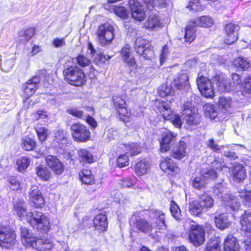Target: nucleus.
Segmentation results:
<instances>
[{
    "instance_id": "nucleus-1",
    "label": "nucleus",
    "mask_w": 251,
    "mask_h": 251,
    "mask_svg": "<svg viewBox=\"0 0 251 251\" xmlns=\"http://www.w3.org/2000/svg\"><path fill=\"white\" fill-rule=\"evenodd\" d=\"M17 215L22 220L26 221L38 231L43 233L47 232L49 222L46 217L39 211L26 213L25 203L23 201L17 203Z\"/></svg>"
},
{
    "instance_id": "nucleus-2",
    "label": "nucleus",
    "mask_w": 251,
    "mask_h": 251,
    "mask_svg": "<svg viewBox=\"0 0 251 251\" xmlns=\"http://www.w3.org/2000/svg\"><path fill=\"white\" fill-rule=\"evenodd\" d=\"M68 63L65 66L63 71L65 81L69 84L75 86H80L86 81L85 75L83 72L75 64Z\"/></svg>"
},
{
    "instance_id": "nucleus-3",
    "label": "nucleus",
    "mask_w": 251,
    "mask_h": 251,
    "mask_svg": "<svg viewBox=\"0 0 251 251\" xmlns=\"http://www.w3.org/2000/svg\"><path fill=\"white\" fill-rule=\"evenodd\" d=\"M120 52L123 62L126 64L129 69L130 75L132 76H136L139 75L141 68L136 65L131 48L126 46L122 49Z\"/></svg>"
},
{
    "instance_id": "nucleus-4",
    "label": "nucleus",
    "mask_w": 251,
    "mask_h": 251,
    "mask_svg": "<svg viewBox=\"0 0 251 251\" xmlns=\"http://www.w3.org/2000/svg\"><path fill=\"white\" fill-rule=\"evenodd\" d=\"M114 26L109 23L100 25L97 31L99 44L103 47L110 45L114 37Z\"/></svg>"
},
{
    "instance_id": "nucleus-5",
    "label": "nucleus",
    "mask_w": 251,
    "mask_h": 251,
    "mask_svg": "<svg viewBox=\"0 0 251 251\" xmlns=\"http://www.w3.org/2000/svg\"><path fill=\"white\" fill-rule=\"evenodd\" d=\"M188 239L195 246L202 244L205 241V229L201 225L192 224L190 226Z\"/></svg>"
},
{
    "instance_id": "nucleus-6",
    "label": "nucleus",
    "mask_w": 251,
    "mask_h": 251,
    "mask_svg": "<svg viewBox=\"0 0 251 251\" xmlns=\"http://www.w3.org/2000/svg\"><path fill=\"white\" fill-rule=\"evenodd\" d=\"M73 139L77 142H85L90 138V132L88 129L80 123H75L71 127Z\"/></svg>"
},
{
    "instance_id": "nucleus-7",
    "label": "nucleus",
    "mask_w": 251,
    "mask_h": 251,
    "mask_svg": "<svg viewBox=\"0 0 251 251\" xmlns=\"http://www.w3.org/2000/svg\"><path fill=\"white\" fill-rule=\"evenodd\" d=\"M15 231L9 226L0 227V246L9 248L15 244Z\"/></svg>"
},
{
    "instance_id": "nucleus-8",
    "label": "nucleus",
    "mask_w": 251,
    "mask_h": 251,
    "mask_svg": "<svg viewBox=\"0 0 251 251\" xmlns=\"http://www.w3.org/2000/svg\"><path fill=\"white\" fill-rule=\"evenodd\" d=\"M197 84L201 94L204 97L212 98L214 96V90L212 83L206 77L200 76L197 80Z\"/></svg>"
},
{
    "instance_id": "nucleus-9",
    "label": "nucleus",
    "mask_w": 251,
    "mask_h": 251,
    "mask_svg": "<svg viewBox=\"0 0 251 251\" xmlns=\"http://www.w3.org/2000/svg\"><path fill=\"white\" fill-rule=\"evenodd\" d=\"M197 84L201 94L204 97L212 98L214 96V90L212 83L206 77L200 76L197 80Z\"/></svg>"
},
{
    "instance_id": "nucleus-10",
    "label": "nucleus",
    "mask_w": 251,
    "mask_h": 251,
    "mask_svg": "<svg viewBox=\"0 0 251 251\" xmlns=\"http://www.w3.org/2000/svg\"><path fill=\"white\" fill-rule=\"evenodd\" d=\"M130 224L139 231L146 234L151 233L154 227L153 222L150 224L147 220L136 215L131 217Z\"/></svg>"
},
{
    "instance_id": "nucleus-11",
    "label": "nucleus",
    "mask_w": 251,
    "mask_h": 251,
    "mask_svg": "<svg viewBox=\"0 0 251 251\" xmlns=\"http://www.w3.org/2000/svg\"><path fill=\"white\" fill-rule=\"evenodd\" d=\"M30 204L35 208H41L44 206L45 201L42 192L37 186L31 188L29 193Z\"/></svg>"
},
{
    "instance_id": "nucleus-12",
    "label": "nucleus",
    "mask_w": 251,
    "mask_h": 251,
    "mask_svg": "<svg viewBox=\"0 0 251 251\" xmlns=\"http://www.w3.org/2000/svg\"><path fill=\"white\" fill-rule=\"evenodd\" d=\"M176 134L173 133L170 131L164 132L162 135V138L160 145V151L161 152H165L170 150L176 144Z\"/></svg>"
},
{
    "instance_id": "nucleus-13",
    "label": "nucleus",
    "mask_w": 251,
    "mask_h": 251,
    "mask_svg": "<svg viewBox=\"0 0 251 251\" xmlns=\"http://www.w3.org/2000/svg\"><path fill=\"white\" fill-rule=\"evenodd\" d=\"M160 111L164 119L170 120L176 127L180 128L181 127L182 121L180 116L178 114H174L168 105L165 104L162 105L160 108Z\"/></svg>"
},
{
    "instance_id": "nucleus-14",
    "label": "nucleus",
    "mask_w": 251,
    "mask_h": 251,
    "mask_svg": "<svg viewBox=\"0 0 251 251\" xmlns=\"http://www.w3.org/2000/svg\"><path fill=\"white\" fill-rule=\"evenodd\" d=\"M128 4L132 18L140 22L144 20L146 14L143 5L138 0H129Z\"/></svg>"
},
{
    "instance_id": "nucleus-15",
    "label": "nucleus",
    "mask_w": 251,
    "mask_h": 251,
    "mask_svg": "<svg viewBox=\"0 0 251 251\" xmlns=\"http://www.w3.org/2000/svg\"><path fill=\"white\" fill-rule=\"evenodd\" d=\"M187 124L189 125H197L201 121V116L195 107H185L182 113Z\"/></svg>"
},
{
    "instance_id": "nucleus-16",
    "label": "nucleus",
    "mask_w": 251,
    "mask_h": 251,
    "mask_svg": "<svg viewBox=\"0 0 251 251\" xmlns=\"http://www.w3.org/2000/svg\"><path fill=\"white\" fill-rule=\"evenodd\" d=\"M239 27L238 25L232 23L226 25L225 26L226 36L225 42L228 45L234 43L238 39V31Z\"/></svg>"
},
{
    "instance_id": "nucleus-17",
    "label": "nucleus",
    "mask_w": 251,
    "mask_h": 251,
    "mask_svg": "<svg viewBox=\"0 0 251 251\" xmlns=\"http://www.w3.org/2000/svg\"><path fill=\"white\" fill-rule=\"evenodd\" d=\"M173 84L177 89L188 91L190 85L187 74L183 71L178 73L174 78Z\"/></svg>"
},
{
    "instance_id": "nucleus-18",
    "label": "nucleus",
    "mask_w": 251,
    "mask_h": 251,
    "mask_svg": "<svg viewBox=\"0 0 251 251\" xmlns=\"http://www.w3.org/2000/svg\"><path fill=\"white\" fill-rule=\"evenodd\" d=\"M46 162L47 165L55 174L60 175L64 172V165L56 156L48 155L46 157Z\"/></svg>"
},
{
    "instance_id": "nucleus-19",
    "label": "nucleus",
    "mask_w": 251,
    "mask_h": 251,
    "mask_svg": "<svg viewBox=\"0 0 251 251\" xmlns=\"http://www.w3.org/2000/svg\"><path fill=\"white\" fill-rule=\"evenodd\" d=\"M160 167L163 171L169 174H177L179 172V168L176 164L169 157L162 158L160 163Z\"/></svg>"
},
{
    "instance_id": "nucleus-20",
    "label": "nucleus",
    "mask_w": 251,
    "mask_h": 251,
    "mask_svg": "<svg viewBox=\"0 0 251 251\" xmlns=\"http://www.w3.org/2000/svg\"><path fill=\"white\" fill-rule=\"evenodd\" d=\"M151 216L152 217L153 222H155V223L153 224L154 227L159 230H165L166 229L165 216L162 211L158 210H152Z\"/></svg>"
},
{
    "instance_id": "nucleus-21",
    "label": "nucleus",
    "mask_w": 251,
    "mask_h": 251,
    "mask_svg": "<svg viewBox=\"0 0 251 251\" xmlns=\"http://www.w3.org/2000/svg\"><path fill=\"white\" fill-rule=\"evenodd\" d=\"M241 230L251 240V211H245L240 220Z\"/></svg>"
},
{
    "instance_id": "nucleus-22",
    "label": "nucleus",
    "mask_w": 251,
    "mask_h": 251,
    "mask_svg": "<svg viewBox=\"0 0 251 251\" xmlns=\"http://www.w3.org/2000/svg\"><path fill=\"white\" fill-rule=\"evenodd\" d=\"M186 143L183 141H180L171 149V156L177 159L182 158L186 155Z\"/></svg>"
},
{
    "instance_id": "nucleus-23",
    "label": "nucleus",
    "mask_w": 251,
    "mask_h": 251,
    "mask_svg": "<svg viewBox=\"0 0 251 251\" xmlns=\"http://www.w3.org/2000/svg\"><path fill=\"white\" fill-rule=\"evenodd\" d=\"M198 201L205 211L212 208L214 205L213 198L207 193L200 194L197 196Z\"/></svg>"
},
{
    "instance_id": "nucleus-24",
    "label": "nucleus",
    "mask_w": 251,
    "mask_h": 251,
    "mask_svg": "<svg viewBox=\"0 0 251 251\" xmlns=\"http://www.w3.org/2000/svg\"><path fill=\"white\" fill-rule=\"evenodd\" d=\"M93 223L96 229L100 231H105L108 225L106 215L103 214L96 215L94 219Z\"/></svg>"
},
{
    "instance_id": "nucleus-25",
    "label": "nucleus",
    "mask_w": 251,
    "mask_h": 251,
    "mask_svg": "<svg viewBox=\"0 0 251 251\" xmlns=\"http://www.w3.org/2000/svg\"><path fill=\"white\" fill-rule=\"evenodd\" d=\"M233 65L238 71H247L251 66V60L248 58L243 56L235 58Z\"/></svg>"
},
{
    "instance_id": "nucleus-26",
    "label": "nucleus",
    "mask_w": 251,
    "mask_h": 251,
    "mask_svg": "<svg viewBox=\"0 0 251 251\" xmlns=\"http://www.w3.org/2000/svg\"><path fill=\"white\" fill-rule=\"evenodd\" d=\"M215 222L216 226L221 229H224L227 227L229 225V221L226 213H216L215 216Z\"/></svg>"
},
{
    "instance_id": "nucleus-27",
    "label": "nucleus",
    "mask_w": 251,
    "mask_h": 251,
    "mask_svg": "<svg viewBox=\"0 0 251 251\" xmlns=\"http://www.w3.org/2000/svg\"><path fill=\"white\" fill-rule=\"evenodd\" d=\"M215 84L217 90L220 92H228L230 90L231 83L228 82V80L222 76H216L215 79Z\"/></svg>"
},
{
    "instance_id": "nucleus-28",
    "label": "nucleus",
    "mask_w": 251,
    "mask_h": 251,
    "mask_svg": "<svg viewBox=\"0 0 251 251\" xmlns=\"http://www.w3.org/2000/svg\"><path fill=\"white\" fill-rule=\"evenodd\" d=\"M225 251H239V246L235 237L228 235L224 243Z\"/></svg>"
},
{
    "instance_id": "nucleus-29",
    "label": "nucleus",
    "mask_w": 251,
    "mask_h": 251,
    "mask_svg": "<svg viewBox=\"0 0 251 251\" xmlns=\"http://www.w3.org/2000/svg\"><path fill=\"white\" fill-rule=\"evenodd\" d=\"M53 244L51 241L48 239H38L34 241V248L38 251H47L52 248Z\"/></svg>"
},
{
    "instance_id": "nucleus-30",
    "label": "nucleus",
    "mask_w": 251,
    "mask_h": 251,
    "mask_svg": "<svg viewBox=\"0 0 251 251\" xmlns=\"http://www.w3.org/2000/svg\"><path fill=\"white\" fill-rule=\"evenodd\" d=\"M188 210L191 214L196 216H200L204 211L198 200L189 202Z\"/></svg>"
},
{
    "instance_id": "nucleus-31",
    "label": "nucleus",
    "mask_w": 251,
    "mask_h": 251,
    "mask_svg": "<svg viewBox=\"0 0 251 251\" xmlns=\"http://www.w3.org/2000/svg\"><path fill=\"white\" fill-rule=\"evenodd\" d=\"M78 158L80 162L83 164H90L94 161L93 155L86 149H81L78 151Z\"/></svg>"
},
{
    "instance_id": "nucleus-32",
    "label": "nucleus",
    "mask_w": 251,
    "mask_h": 251,
    "mask_svg": "<svg viewBox=\"0 0 251 251\" xmlns=\"http://www.w3.org/2000/svg\"><path fill=\"white\" fill-rule=\"evenodd\" d=\"M150 167V163L147 160H143L136 164L135 171L138 176H143L148 172Z\"/></svg>"
},
{
    "instance_id": "nucleus-33",
    "label": "nucleus",
    "mask_w": 251,
    "mask_h": 251,
    "mask_svg": "<svg viewBox=\"0 0 251 251\" xmlns=\"http://www.w3.org/2000/svg\"><path fill=\"white\" fill-rule=\"evenodd\" d=\"M232 175L233 180L237 182H239L245 179L246 175L243 166L241 165L235 166L232 171Z\"/></svg>"
},
{
    "instance_id": "nucleus-34",
    "label": "nucleus",
    "mask_w": 251,
    "mask_h": 251,
    "mask_svg": "<svg viewBox=\"0 0 251 251\" xmlns=\"http://www.w3.org/2000/svg\"><path fill=\"white\" fill-rule=\"evenodd\" d=\"M227 206L233 211L238 210L240 207V203L236 197L228 194L224 198Z\"/></svg>"
},
{
    "instance_id": "nucleus-35",
    "label": "nucleus",
    "mask_w": 251,
    "mask_h": 251,
    "mask_svg": "<svg viewBox=\"0 0 251 251\" xmlns=\"http://www.w3.org/2000/svg\"><path fill=\"white\" fill-rule=\"evenodd\" d=\"M192 22L194 26L204 27H210L213 24L212 19L210 17L207 16L199 17Z\"/></svg>"
},
{
    "instance_id": "nucleus-36",
    "label": "nucleus",
    "mask_w": 251,
    "mask_h": 251,
    "mask_svg": "<svg viewBox=\"0 0 251 251\" xmlns=\"http://www.w3.org/2000/svg\"><path fill=\"white\" fill-rule=\"evenodd\" d=\"M158 93L161 97H166V100L171 101L173 100L172 97L174 92V89L172 87L166 84H163L158 88Z\"/></svg>"
},
{
    "instance_id": "nucleus-37",
    "label": "nucleus",
    "mask_w": 251,
    "mask_h": 251,
    "mask_svg": "<svg viewBox=\"0 0 251 251\" xmlns=\"http://www.w3.org/2000/svg\"><path fill=\"white\" fill-rule=\"evenodd\" d=\"M161 23L159 17L156 14H151L146 21L145 26L147 28L154 29L160 27Z\"/></svg>"
},
{
    "instance_id": "nucleus-38",
    "label": "nucleus",
    "mask_w": 251,
    "mask_h": 251,
    "mask_svg": "<svg viewBox=\"0 0 251 251\" xmlns=\"http://www.w3.org/2000/svg\"><path fill=\"white\" fill-rule=\"evenodd\" d=\"M151 45L150 42L142 37H138L135 41L134 48L138 54L143 52L144 50Z\"/></svg>"
},
{
    "instance_id": "nucleus-39",
    "label": "nucleus",
    "mask_w": 251,
    "mask_h": 251,
    "mask_svg": "<svg viewBox=\"0 0 251 251\" xmlns=\"http://www.w3.org/2000/svg\"><path fill=\"white\" fill-rule=\"evenodd\" d=\"M35 34L33 28H29L22 30L19 33V40L21 42H26L29 41Z\"/></svg>"
},
{
    "instance_id": "nucleus-40",
    "label": "nucleus",
    "mask_w": 251,
    "mask_h": 251,
    "mask_svg": "<svg viewBox=\"0 0 251 251\" xmlns=\"http://www.w3.org/2000/svg\"><path fill=\"white\" fill-rule=\"evenodd\" d=\"M195 26L192 24V22H191L186 27L184 35L185 42L191 43L195 39Z\"/></svg>"
},
{
    "instance_id": "nucleus-41",
    "label": "nucleus",
    "mask_w": 251,
    "mask_h": 251,
    "mask_svg": "<svg viewBox=\"0 0 251 251\" xmlns=\"http://www.w3.org/2000/svg\"><path fill=\"white\" fill-rule=\"evenodd\" d=\"M21 230V236L23 243L25 245L34 247V240L30 237L28 230L26 227H23Z\"/></svg>"
},
{
    "instance_id": "nucleus-42",
    "label": "nucleus",
    "mask_w": 251,
    "mask_h": 251,
    "mask_svg": "<svg viewBox=\"0 0 251 251\" xmlns=\"http://www.w3.org/2000/svg\"><path fill=\"white\" fill-rule=\"evenodd\" d=\"M205 116L209 118L215 120L217 116V109L216 106L213 104L207 103L204 107Z\"/></svg>"
},
{
    "instance_id": "nucleus-43",
    "label": "nucleus",
    "mask_w": 251,
    "mask_h": 251,
    "mask_svg": "<svg viewBox=\"0 0 251 251\" xmlns=\"http://www.w3.org/2000/svg\"><path fill=\"white\" fill-rule=\"evenodd\" d=\"M82 182L86 184H92L94 182V177L89 170H82L79 175Z\"/></svg>"
},
{
    "instance_id": "nucleus-44",
    "label": "nucleus",
    "mask_w": 251,
    "mask_h": 251,
    "mask_svg": "<svg viewBox=\"0 0 251 251\" xmlns=\"http://www.w3.org/2000/svg\"><path fill=\"white\" fill-rule=\"evenodd\" d=\"M36 174L41 179L46 181L50 176V172L49 169L43 165H40L36 168Z\"/></svg>"
},
{
    "instance_id": "nucleus-45",
    "label": "nucleus",
    "mask_w": 251,
    "mask_h": 251,
    "mask_svg": "<svg viewBox=\"0 0 251 251\" xmlns=\"http://www.w3.org/2000/svg\"><path fill=\"white\" fill-rule=\"evenodd\" d=\"M149 9L154 7H165L167 4V0H144Z\"/></svg>"
},
{
    "instance_id": "nucleus-46",
    "label": "nucleus",
    "mask_w": 251,
    "mask_h": 251,
    "mask_svg": "<svg viewBox=\"0 0 251 251\" xmlns=\"http://www.w3.org/2000/svg\"><path fill=\"white\" fill-rule=\"evenodd\" d=\"M238 196L241 199L245 205L248 207L251 206V191L242 190L239 192Z\"/></svg>"
},
{
    "instance_id": "nucleus-47",
    "label": "nucleus",
    "mask_w": 251,
    "mask_h": 251,
    "mask_svg": "<svg viewBox=\"0 0 251 251\" xmlns=\"http://www.w3.org/2000/svg\"><path fill=\"white\" fill-rule=\"evenodd\" d=\"M30 163V160L28 157L22 156L19 157L17 161V165L18 166V171L21 172L25 171L28 167Z\"/></svg>"
},
{
    "instance_id": "nucleus-48",
    "label": "nucleus",
    "mask_w": 251,
    "mask_h": 251,
    "mask_svg": "<svg viewBox=\"0 0 251 251\" xmlns=\"http://www.w3.org/2000/svg\"><path fill=\"white\" fill-rule=\"evenodd\" d=\"M125 97L123 96L114 95L112 97V102L114 108L118 110L123 106H126V103L125 99Z\"/></svg>"
},
{
    "instance_id": "nucleus-49",
    "label": "nucleus",
    "mask_w": 251,
    "mask_h": 251,
    "mask_svg": "<svg viewBox=\"0 0 251 251\" xmlns=\"http://www.w3.org/2000/svg\"><path fill=\"white\" fill-rule=\"evenodd\" d=\"M117 114L121 120L125 123L129 122L130 121V113L129 112L126 106H123L116 110Z\"/></svg>"
},
{
    "instance_id": "nucleus-50",
    "label": "nucleus",
    "mask_w": 251,
    "mask_h": 251,
    "mask_svg": "<svg viewBox=\"0 0 251 251\" xmlns=\"http://www.w3.org/2000/svg\"><path fill=\"white\" fill-rule=\"evenodd\" d=\"M220 241L218 238H215L214 239H211L207 244L206 251H220Z\"/></svg>"
},
{
    "instance_id": "nucleus-51",
    "label": "nucleus",
    "mask_w": 251,
    "mask_h": 251,
    "mask_svg": "<svg viewBox=\"0 0 251 251\" xmlns=\"http://www.w3.org/2000/svg\"><path fill=\"white\" fill-rule=\"evenodd\" d=\"M36 146V142L29 138H25L22 141L21 147L25 151L33 150Z\"/></svg>"
},
{
    "instance_id": "nucleus-52",
    "label": "nucleus",
    "mask_w": 251,
    "mask_h": 251,
    "mask_svg": "<svg viewBox=\"0 0 251 251\" xmlns=\"http://www.w3.org/2000/svg\"><path fill=\"white\" fill-rule=\"evenodd\" d=\"M125 148L128 150V152L126 153H128L130 156H133L137 155L141 151V148L138 143H131L127 146L124 145Z\"/></svg>"
},
{
    "instance_id": "nucleus-53",
    "label": "nucleus",
    "mask_w": 251,
    "mask_h": 251,
    "mask_svg": "<svg viewBox=\"0 0 251 251\" xmlns=\"http://www.w3.org/2000/svg\"><path fill=\"white\" fill-rule=\"evenodd\" d=\"M170 211L172 215L177 220H180L181 219V215L180 210L179 206L173 201H171L170 206Z\"/></svg>"
},
{
    "instance_id": "nucleus-54",
    "label": "nucleus",
    "mask_w": 251,
    "mask_h": 251,
    "mask_svg": "<svg viewBox=\"0 0 251 251\" xmlns=\"http://www.w3.org/2000/svg\"><path fill=\"white\" fill-rule=\"evenodd\" d=\"M113 11L118 16L123 19L128 18V11L124 6H115L113 9Z\"/></svg>"
},
{
    "instance_id": "nucleus-55",
    "label": "nucleus",
    "mask_w": 251,
    "mask_h": 251,
    "mask_svg": "<svg viewBox=\"0 0 251 251\" xmlns=\"http://www.w3.org/2000/svg\"><path fill=\"white\" fill-rule=\"evenodd\" d=\"M67 112L69 114L79 119L85 118L86 115L84 111L81 110L76 107L70 108L67 110Z\"/></svg>"
},
{
    "instance_id": "nucleus-56",
    "label": "nucleus",
    "mask_w": 251,
    "mask_h": 251,
    "mask_svg": "<svg viewBox=\"0 0 251 251\" xmlns=\"http://www.w3.org/2000/svg\"><path fill=\"white\" fill-rule=\"evenodd\" d=\"M217 173L213 169L203 170L201 176L204 179H214L217 177Z\"/></svg>"
},
{
    "instance_id": "nucleus-57",
    "label": "nucleus",
    "mask_w": 251,
    "mask_h": 251,
    "mask_svg": "<svg viewBox=\"0 0 251 251\" xmlns=\"http://www.w3.org/2000/svg\"><path fill=\"white\" fill-rule=\"evenodd\" d=\"M36 131L40 141L43 142L47 139L48 130L45 127H39L36 128Z\"/></svg>"
},
{
    "instance_id": "nucleus-58",
    "label": "nucleus",
    "mask_w": 251,
    "mask_h": 251,
    "mask_svg": "<svg viewBox=\"0 0 251 251\" xmlns=\"http://www.w3.org/2000/svg\"><path fill=\"white\" fill-rule=\"evenodd\" d=\"M242 93L243 95L251 93V76L246 78L243 84Z\"/></svg>"
},
{
    "instance_id": "nucleus-59",
    "label": "nucleus",
    "mask_w": 251,
    "mask_h": 251,
    "mask_svg": "<svg viewBox=\"0 0 251 251\" xmlns=\"http://www.w3.org/2000/svg\"><path fill=\"white\" fill-rule=\"evenodd\" d=\"M205 181L202 176L196 177L192 181V186L198 189H201L204 188Z\"/></svg>"
},
{
    "instance_id": "nucleus-60",
    "label": "nucleus",
    "mask_w": 251,
    "mask_h": 251,
    "mask_svg": "<svg viewBox=\"0 0 251 251\" xmlns=\"http://www.w3.org/2000/svg\"><path fill=\"white\" fill-rule=\"evenodd\" d=\"M139 54L142 55L144 58L147 60H151L154 56V52L151 45L145 48L143 52H141Z\"/></svg>"
},
{
    "instance_id": "nucleus-61",
    "label": "nucleus",
    "mask_w": 251,
    "mask_h": 251,
    "mask_svg": "<svg viewBox=\"0 0 251 251\" xmlns=\"http://www.w3.org/2000/svg\"><path fill=\"white\" fill-rule=\"evenodd\" d=\"M187 8L190 11H197L201 9L199 0H189Z\"/></svg>"
},
{
    "instance_id": "nucleus-62",
    "label": "nucleus",
    "mask_w": 251,
    "mask_h": 251,
    "mask_svg": "<svg viewBox=\"0 0 251 251\" xmlns=\"http://www.w3.org/2000/svg\"><path fill=\"white\" fill-rule=\"evenodd\" d=\"M129 164L128 156L126 154L121 155L117 159V166L120 168L126 166Z\"/></svg>"
},
{
    "instance_id": "nucleus-63",
    "label": "nucleus",
    "mask_w": 251,
    "mask_h": 251,
    "mask_svg": "<svg viewBox=\"0 0 251 251\" xmlns=\"http://www.w3.org/2000/svg\"><path fill=\"white\" fill-rule=\"evenodd\" d=\"M219 103L220 106L225 109H227L231 106L232 101L230 98L221 97Z\"/></svg>"
},
{
    "instance_id": "nucleus-64",
    "label": "nucleus",
    "mask_w": 251,
    "mask_h": 251,
    "mask_svg": "<svg viewBox=\"0 0 251 251\" xmlns=\"http://www.w3.org/2000/svg\"><path fill=\"white\" fill-rule=\"evenodd\" d=\"M111 58V56L109 55H104L102 53H100L96 54L94 57V61L97 64L102 63H104L106 60H108Z\"/></svg>"
}]
</instances>
